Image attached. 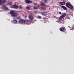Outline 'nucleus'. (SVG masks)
Instances as JSON below:
<instances>
[{
  "instance_id": "f3484780",
  "label": "nucleus",
  "mask_w": 74,
  "mask_h": 74,
  "mask_svg": "<svg viewBox=\"0 0 74 74\" xmlns=\"http://www.w3.org/2000/svg\"><path fill=\"white\" fill-rule=\"evenodd\" d=\"M41 8L42 9V10H43V11H44L46 10V8L45 7H42Z\"/></svg>"
},
{
  "instance_id": "9d476101",
  "label": "nucleus",
  "mask_w": 74,
  "mask_h": 74,
  "mask_svg": "<svg viewBox=\"0 0 74 74\" xmlns=\"http://www.w3.org/2000/svg\"><path fill=\"white\" fill-rule=\"evenodd\" d=\"M61 7L63 8V10H65L66 11L67 10V8H66V7L62 5Z\"/></svg>"
},
{
  "instance_id": "a211bd4d",
  "label": "nucleus",
  "mask_w": 74,
  "mask_h": 74,
  "mask_svg": "<svg viewBox=\"0 0 74 74\" xmlns=\"http://www.w3.org/2000/svg\"><path fill=\"white\" fill-rule=\"evenodd\" d=\"M61 16H62L63 18V17H65V16H66V14L65 13H64Z\"/></svg>"
},
{
  "instance_id": "bb28decb",
  "label": "nucleus",
  "mask_w": 74,
  "mask_h": 74,
  "mask_svg": "<svg viewBox=\"0 0 74 74\" xmlns=\"http://www.w3.org/2000/svg\"><path fill=\"white\" fill-rule=\"evenodd\" d=\"M73 29H74V28H73Z\"/></svg>"
},
{
  "instance_id": "6e6552de",
  "label": "nucleus",
  "mask_w": 74,
  "mask_h": 74,
  "mask_svg": "<svg viewBox=\"0 0 74 74\" xmlns=\"http://www.w3.org/2000/svg\"><path fill=\"white\" fill-rule=\"evenodd\" d=\"M25 3H27V4H29V3H32L33 2L32 1H30V0H25Z\"/></svg>"
},
{
  "instance_id": "4be33fe9",
  "label": "nucleus",
  "mask_w": 74,
  "mask_h": 74,
  "mask_svg": "<svg viewBox=\"0 0 74 74\" xmlns=\"http://www.w3.org/2000/svg\"><path fill=\"white\" fill-rule=\"evenodd\" d=\"M26 8L28 10H30V7H29L27 6L26 7Z\"/></svg>"
},
{
  "instance_id": "423d86ee",
  "label": "nucleus",
  "mask_w": 74,
  "mask_h": 74,
  "mask_svg": "<svg viewBox=\"0 0 74 74\" xmlns=\"http://www.w3.org/2000/svg\"><path fill=\"white\" fill-rule=\"evenodd\" d=\"M10 8H15V9H17L18 8V6L16 5H12L10 6Z\"/></svg>"
},
{
  "instance_id": "393cba45",
  "label": "nucleus",
  "mask_w": 74,
  "mask_h": 74,
  "mask_svg": "<svg viewBox=\"0 0 74 74\" xmlns=\"http://www.w3.org/2000/svg\"><path fill=\"white\" fill-rule=\"evenodd\" d=\"M37 3H34V5H37Z\"/></svg>"
},
{
  "instance_id": "4468645a",
  "label": "nucleus",
  "mask_w": 74,
  "mask_h": 74,
  "mask_svg": "<svg viewBox=\"0 0 74 74\" xmlns=\"http://www.w3.org/2000/svg\"><path fill=\"white\" fill-rule=\"evenodd\" d=\"M42 2L43 3H48V1L47 0H42Z\"/></svg>"
},
{
  "instance_id": "dca6fc26",
  "label": "nucleus",
  "mask_w": 74,
  "mask_h": 74,
  "mask_svg": "<svg viewBox=\"0 0 74 74\" xmlns=\"http://www.w3.org/2000/svg\"><path fill=\"white\" fill-rule=\"evenodd\" d=\"M63 18V16H60L59 18V21H62V18Z\"/></svg>"
},
{
  "instance_id": "2eb2a0df",
  "label": "nucleus",
  "mask_w": 74,
  "mask_h": 74,
  "mask_svg": "<svg viewBox=\"0 0 74 74\" xmlns=\"http://www.w3.org/2000/svg\"><path fill=\"white\" fill-rule=\"evenodd\" d=\"M38 7H39V6H38L37 7L36 6H34L33 8V9H34V10L37 9L38 8Z\"/></svg>"
},
{
  "instance_id": "f8f14e48",
  "label": "nucleus",
  "mask_w": 74,
  "mask_h": 74,
  "mask_svg": "<svg viewBox=\"0 0 74 74\" xmlns=\"http://www.w3.org/2000/svg\"><path fill=\"white\" fill-rule=\"evenodd\" d=\"M12 22H13L14 24H16L18 23V21L16 20H14L13 21H12Z\"/></svg>"
},
{
  "instance_id": "9b49d317",
  "label": "nucleus",
  "mask_w": 74,
  "mask_h": 74,
  "mask_svg": "<svg viewBox=\"0 0 74 74\" xmlns=\"http://www.w3.org/2000/svg\"><path fill=\"white\" fill-rule=\"evenodd\" d=\"M42 15H44V16H47V13L45 12H42Z\"/></svg>"
},
{
  "instance_id": "7ed1b4c3",
  "label": "nucleus",
  "mask_w": 74,
  "mask_h": 74,
  "mask_svg": "<svg viewBox=\"0 0 74 74\" xmlns=\"http://www.w3.org/2000/svg\"><path fill=\"white\" fill-rule=\"evenodd\" d=\"M66 6L67 7H68L71 9H74V7H73V6L69 3H66Z\"/></svg>"
},
{
  "instance_id": "f03ea898",
  "label": "nucleus",
  "mask_w": 74,
  "mask_h": 74,
  "mask_svg": "<svg viewBox=\"0 0 74 74\" xmlns=\"http://www.w3.org/2000/svg\"><path fill=\"white\" fill-rule=\"evenodd\" d=\"M25 21L23 19H21L19 21H18V22L19 23H21V24H25V23L27 22V21Z\"/></svg>"
},
{
  "instance_id": "f257e3e1",
  "label": "nucleus",
  "mask_w": 74,
  "mask_h": 74,
  "mask_svg": "<svg viewBox=\"0 0 74 74\" xmlns=\"http://www.w3.org/2000/svg\"><path fill=\"white\" fill-rule=\"evenodd\" d=\"M9 14L10 15H11V16L16 18V19H21V16H19L18 17H17L18 15V14L16 13H15V12L13 10L10 11Z\"/></svg>"
},
{
  "instance_id": "1a4fd4ad",
  "label": "nucleus",
  "mask_w": 74,
  "mask_h": 74,
  "mask_svg": "<svg viewBox=\"0 0 74 74\" xmlns=\"http://www.w3.org/2000/svg\"><path fill=\"white\" fill-rule=\"evenodd\" d=\"M61 1H62L63 2H60V4L61 5H64L66 4V1L64 0H61Z\"/></svg>"
},
{
  "instance_id": "6ab92c4d",
  "label": "nucleus",
  "mask_w": 74,
  "mask_h": 74,
  "mask_svg": "<svg viewBox=\"0 0 74 74\" xmlns=\"http://www.w3.org/2000/svg\"><path fill=\"white\" fill-rule=\"evenodd\" d=\"M66 19H70V16L69 15H68L66 16Z\"/></svg>"
},
{
  "instance_id": "0eeeda50",
  "label": "nucleus",
  "mask_w": 74,
  "mask_h": 74,
  "mask_svg": "<svg viewBox=\"0 0 74 74\" xmlns=\"http://www.w3.org/2000/svg\"><path fill=\"white\" fill-rule=\"evenodd\" d=\"M6 2V0H0V5H3Z\"/></svg>"
},
{
  "instance_id": "ddd939ff",
  "label": "nucleus",
  "mask_w": 74,
  "mask_h": 74,
  "mask_svg": "<svg viewBox=\"0 0 74 74\" xmlns=\"http://www.w3.org/2000/svg\"><path fill=\"white\" fill-rule=\"evenodd\" d=\"M3 8L4 10H8V8L6 7V6L4 5L3 6Z\"/></svg>"
},
{
  "instance_id": "39448f33",
  "label": "nucleus",
  "mask_w": 74,
  "mask_h": 74,
  "mask_svg": "<svg viewBox=\"0 0 74 74\" xmlns=\"http://www.w3.org/2000/svg\"><path fill=\"white\" fill-rule=\"evenodd\" d=\"M60 30L61 31V32H65V33H66L67 32H66V28L65 27H61L60 28Z\"/></svg>"
},
{
  "instance_id": "b1692460",
  "label": "nucleus",
  "mask_w": 74,
  "mask_h": 74,
  "mask_svg": "<svg viewBox=\"0 0 74 74\" xmlns=\"http://www.w3.org/2000/svg\"><path fill=\"white\" fill-rule=\"evenodd\" d=\"M9 5H12V2H10L9 3Z\"/></svg>"
},
{
  "instance_id": "aec40b11",
  "label": "nucleus",
  "mask_w": 74,
  "mask_h": 74,
  "mask_svg": "<svg viewBox=\"0 0 74 74\" xmlns=\"http://www.w3.org/2000/svg\"><path fill=\"white\" fill-rule=\"evenodd\" d=\"M40 5H41V6H45L46 5L43 3H40Z\"/></svg>"
},
{
  "instance_id": "20e7f679",
  "label": "nucleus",
  "mask_w": 74,
  "mask_h": 74,
  "mask_svg": "<svg viewBox=\"0 0 74 74\" xmlns=\"http://www.w3.org/2000/svg\"><path fill=\"white\" fill-rule=\"evenodd\" d=\"M28 18L29 20H30V21H33V20L34 19V17H33V16L32 14H30L28 16Z\"/></svg>"
},
{
  "instance_id": "a878e982",
  "label": "nucleus",
  "mask_w": 74,
  "mask_h": 74,
  "mask_svg": "<svg viewBox=\"0 0 74 74\" xmlns=\"http://www.w3.org/2000/svg\"><path fill=\"white\" fill-rule=\"evenodd\" d=\"M59 14H62V13L61 12H59Z\"/></svg>"
},
{
  "instance_id": "5701e85b",
  "label": "nucleus",
  "mask_w": 74,
  "mask_h": 74,
  "mask_svg": "<svg viewBox=\"0 0 74 74\" xmlns=\"http://www.w3.org/2000/svg\"><path fill=\"white\" fill-rule=\"evenodd\" d=\"M37 17L38 18H39V19H41V16H38Z\"/></svg>"
},
{
  "instance_id": "412c9836",
  "label": "nucleus",
  "mask_w": 74,
  "mask_h": 74,
  "mask_svg": "<svg viewBox=\"0 0 74 74\" xmlns=\"http://www.w3.org/2000/svg\"><path fill=\"white\" fill-rule=\"evenodd\" d=\"M18 8H19L20 9H22V5L18 6Z\"/></svg>"
}]
</instances>
